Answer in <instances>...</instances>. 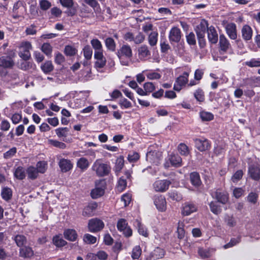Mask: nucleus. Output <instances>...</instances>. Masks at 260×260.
Segmentation results:
<instances>
[{
    "instance_id": "nucleus-1",
    "label": "nucleus",
    "mask_w": 260,
    "mask_h": 260,
    "mask_svg": "<svg viewBox=\"0 0 260 260\" xmlns=\"http://www.w3.org/2000/svg\"><path fill=\"white\" fill-rule=\"evenodd\" d=\"M117 56L122 66L129 65L132 56V50L131 47L127 45H123L118 50Z\"/></svg>"
},
{
    "instance_id": "nucleus-2",
    "label": "nucleus",
    "mask_w": 260,
    "mask_h": 260,
    "mask_svg": "<svg viewBox=\"0 0 260 260\" xmlns=\"http://www.w3.org/2000/svg\"><path fill=\"white\" fill-rule=\"evenodd\" d=\"M92 170L98 176L104 177L110 173L111 167L107 164L103 163L101 159H97L93 164Z\"/></svg>"
},
{
    "instance_id": "nucleus-3",
    "label": "nucleus",
    "mask_w": 260,
    "mask_h": 260,
    "mask_svg": "<svg viewBox=\"0 0 260 260\" xmlns=\"http://www.w3.org/2000/svg\"><path fill=\"white\" fill-rule=\"evenodd\" d=\"M106 183L105 180L101 179L95 182V186L91 191L92 199H97L102 196L105 193Z\"/></svg>"
},
{
    "instance_id": "nucleus-4",
    "label": "nucleus",
    "mask_w": 260,
    "mask_h": 260,
    "mask_svg": "<svg viewBox=\"0 0 260 260\" xmlns=\"http://www.w3.org/2000/svg\"><path fill=\"white\" fill-rule=\"evenodd\" d=\"M190 72V69H188L187 71L184 72L182 75H180L176 79L174 85V89L175 90L180 91L182 87L187 83L188 76Z\"/></svg>"
},
{
    "instance_id": "nucleus-5",
    "label": "nucleus",
    "mask_w": 260,
    "mask_h": 260,
    "mask_svg": "<svg viewBox=\"0 0 260 260\" xmlns=\"http://www.w3.org/2000/svg\"><path fill=\"white\" fill-rule=\"evenodd\" d=\"M104 222L98 218H93L88 222V229L90 232L94 233L102 230L104 227Z\"/></svg>"
},
{
    "instance_id": "nucleus-6",
    "label": "nucleus",
    "mask_w": 260,
    "mask_h": 260,
    "mask_svg": "<svg viewBox=\"0 0 260 260\" xmlns=\"http://www.w3.org/2000/svg\"><path fill=\"white\" fill-rule=\"evenodd\" d=\"M248 174L254 180L260 179V169L257 163H249Z\"/></svg>"
},
{
    "instance_id": "nucleus-7",
    "label": "nucleus",
    "mask_w": 260,
    "mask_h": 260,
    "mask_svg": "<svg viewBox=\"0 0 260 260\" xmlns=\"http://www.w3.org/2000/svg\"><path fill=\"white\" fill-rule=\"evenodd\" d=\"M20 48L22 50L19 52V56L24 60H27L30 57V50L32 49V46L29 42H22L20 45Z\"/></svg>"
},
{
    "instance_id": "nucleus-8",
    "label": "nucleus",
    "mask_w": 260,
    "mask_h": 260,
    "mask_svg": "<svg viewBox=\"0 0 260 260\" xmlns=\"http://www.w3.org/2000/svg\"><path fill=\"white\" fill-rule=\"evenodd\" d=\"M153 202L157 209L160 212H164L167 209V202L164 196L156 195L153 197Z\"/></svg>"
},
{
    "instance_id": "nucleus-9",
    "label": "nucleus",
    "mask_w": 260,
    "mask_h": 260,
    "mask_svg": "<svg viewBox=\"0 0 260 260\" xmlns=\"http://www.w3.org/2000/svg\"><path fill=\"white\" fill-rule=\"evenodd\" d=\"M171 182L167 180H158L155 181L153 187L154 190L157 192H164L168 188Z\"/></svg>"
},
{
    "instance_id": "nucleus-10",
    "label": "nucleus",
    "mask_w": 260,
    "mask_h": 260,
    "mask_svg": "<svg viewBox=\"0 0 260 260\" xmlns=\"http://www.w3.org/2000/svg\"><path fill=\"white\" fill-rule=\"evenodd\" d=\"M181 38V31L177 27H172L169 32V39L171 43H178Z\"/></svg>"
},
{
    "instance_id": "nucleus-11",
    "label": "nucleus",
    "mask_w": 260,
    "mask_h": 260,
    "mask_svg": "<svg viewBox=\"0 0 260 260\" xmlns=\"http://www.w3.org/2000/svg\"><path fill=\"white\" fill-rule=\"evenodd\" d=\"M194 141L196 148L200 151H205L210 147L209 141L205 138H197Z\"/></svg>"
},
{
    "instance_id": "nucleus-12",
    "label": "nucleus",
    "mask_w": 260,
    "mask_h": 260,
    "mask_svg": "<svg viewBox=\"0 0 260 260\" xmlns=\"http://www.w3.org/2000/svg\"><path fill=\"white\" fill-rule=\"evenodd\" d=\"M213 198L216 199L218 202L222 204H225L228 201V194L226 192L222 191L221 189H218L211 193Z\"/></svg>"
},
{
    "instance_id": "nucleus-13",
    "label": "nucleus",
    "mask_w": 260,
    "mask_h": 260,
    "mask_svg": "<svg viewBox=\"0 0 260 260\" xmlns=\"http://www.w3.org/2000/svg\"><path fill=\"white\" fill-rule=\"evenodd\" d=\"M94 58L96 60L94 66L97 69H102L106 65V59L104 56L103 52L94 53Z\"/></svg>"
},
{
    "instance_id": "nucleus-14",
    "label": "nucleus",
    "mask_w": 260,
    "mask_h": 260,
    "mask_svg": "<svg viewBox=\"0 0 260 260\" xmlns=\"http://www.w3.org/2000/svg\"><path fill=\"white\" fill-rule=\"evenodd\" d=\"M197 208L192 203H186L182 206L181 213L184 216H188L196 212Z\"/></svg>"
},
{
    "instance_id": "nucleus-15",
    "label": "nucleus",
    "mask_w": 260,
    "mask_h": 260,
    "mask_svg": "<svg viewBox=\"0 0 260 260\" xmlns=\"http://www.w3.org/2000/svg\"><path fill=\"white\" fill-rule=\"evenodd\" d=\"M59 167L62 172H67L72 169L73 165L71 161L68 159L61 158L58 162Z\"/></svg>"
},
{
    "instance_id": "nucleus-16",
    "label": "nucleus",
    "mask_w": 260,
    "mask_h": 260,
    "mask_svg": "<svg viewBox=\"0 0 260 260\" xmlns=\"http://www.w3.org/2000/svg\"><path fill=\"white\" fill-rule=\"evenodd\" d=\"M241 34L244 40L246 41L250 40L253 35L252 28L247 24L243 25L241 29Z\"/></svg>"
},
{
    "instance_id": "nucleus-17",
    "label": "nucleus",
    "mask_w": 260,
    "mask_h": 260,
    "mask_svg": "<svg viewBox=\"0 0 260 260\" xmlns=\"http://www.w3.org/2000/svg\"><path fill=\"white\" fill-rule=\"evenodd\" d=\"M225 30L229 38L235 40L237 37L236 25L235 23H228L225 26Z\"/></svg>"
},
{
    "instance_id": "nucleus-18",
    "label": "nucleus",
    "mask_w": 260,
    "mask_h": 260,
    "mask_svg": "<svg viewBox=\"0 0 260 260\" xmlns=\"http://www.w3.org/2000/svg\"><path fill=\"white\" fill-rule=\"evenodd\" d=\"M14 65L12 57L10 56H2L0 57V67L3 68H11Z\"/></svg>"
},
{
    "instance_id": "nucleus-19",
    "label": "nucleus",
    "mask_w": 260,
    "mask_h": 260,
    "mask_svg": "<svg viewBox=\"0 0 260 260\" xmlns=\"http://www.w3.org/2000/svg\"><path fill=\"white\" fill-rule=\"evenodd\" d=\"M208 38L212 44H216L218 41V34L215 28L211 26L207 29Z\"/></svg>"
},
{
    "instance_id": "nucleus-20",
    "label": "nucleus",
    "mask_w": 260,
    "mask_h": 260,
    "mask_svg": "<svg viewBox=\"0 0 260 260\" xmlns=\"http://www.w3.org/2000/svg\"><path fill=\"white\" fill-rule=\"evenodd\" d=\"M220 49L223 52H226L231 47V44L228 40L223 35L219 36Z\"/></svg>"
},
{
    "instance_id": "nucleus-21",
    "label": "nucleus",
    "mask_w": 260,
    "mask_h": 260,
    "mask_svg": "<svg viewBox=\"0 0 260 260\" xmlns=\"http://www.w3.org/2000/svg\"><path fill=\"white\" fill-rule=\"evenodd\" d=\"M64 238L69 241H75L76 240L78 235L76 231L73 229H66L63 232Z\"/></svg>"
},
{
    "instance_id": "nucleus-22",
    "label": "nucleus",
    "mask_w": 260,
    "mask_h": 260,
    "mask_svg": "<svg viewBox=\"0 0 260 260\" xmlns=\"http://www.w3.org/2000/svg\"><path fill=\"white\" fill-rule=\"evenodd\" d=\"M97 204L91 203L84 208L83 211L82 215L84 216H91L93 214V212L97 208Z\"/></svg>"
},
{
    "instance_id": "nucleus-23",
    "label": "nucleus",
    "mask_w": 260,
    "mask_h": 260,
    "mask_svg": "<svg viewBox=\"0 0 260 260\" xmlns=\"http://www.w3.org/2000/svg\"><path fill=\"white\" fill-rule=\"evenodd\" d=\"M89 165L90 162L85 157H81L77 161V167L83 171L86 170Z\"/></svg>"
},
{
    "instance_id": "nucleus-24",
    "label": "nucleus",
    "mask_w": 260,
    "mask_h": 260,
    "mask_svg": "<svg viewBox=\"0 0 260 260\" xmlns=\"http://www.w3.org/2000/svg\"><path fill=\"white\" fill-rule=\"evenodd\" d=\"M169 160L172 166L179 167L181 166L182 159L178 154H172L169 156Z\"/></svg>"
},
{
    "instance_id": "nucleus-25",
    "label": "nucleus",
    "mask_w": 260,
    "mask_h": 260,
    "mask_svg": "<svg viewBox=\"0 0 260 260\" xmlns=\"http://www.w3.org/2000/svg\"><path fill=\"white\" fill-rule=\"evenodd\" d=\"M146 157L147 160L153 163H158L159 160L161 157V155L160 153L155 151L149 152L147 153Z\"/></svg>"
},
{
    "instance_id": "nucleus-26",
    "label": "nucleus",
    "mask_w": 260,
    "mask_h": 260,
    "mask_svg": "<svg viewBox=\"0 0 260 260\" xmlns=\"http://www.w3.org/2000/svg\"><path fill=\"white\" fill-rule=\"evenodd\" d=\"M206 27V22H202L197 26L196 29V33L198 39L204 38Z\"/></svg>"
},
{
    "instance_id": "nucleus-27",
    "label": "nucleus",
    "mask_w": 260,
    "mask_h": 260,
    "mask_svg": "<svg viewBox=\"0 0 260 260\" xmlns=\"http://www.w3.org/2000/svg\"><path fill=\"white\" fill-rule=\"evenodd\" d=\"M124 158L122 156H119L116 159L115 164L113 169L116 175H118V174L122 169L124 166Z\"/></svg>"
},
{
    "instance_id": "nucleus-28",
    "label": "nucleus",
    "mask_w": 260,
    "mask_h": 260,
    "mask_svg": "<svg viewBox=\"0 0 260 260\" xmlns=\"http://www.w3.org/2000/svg\"><path fill=\"white\" fill-rule=\"evenodd\" d=\"M138 55L140 59H143L150 55V51L146 45H142L138 48Z\"/></svg>"
},
{
    "instance_id": "nucleus-29",
    "label": "nucleus",
    "mask_w": 260,
    "mask_h": 260,
    "mask_svg": "<svg viewBox=\"0 0 260 260\" xmlns=\"http://www.w3.org/2000/svg\"><path fill=\"white\" fill-rule=\"evenodd\" d=\"M224 221L226 225L230 228L234 227L237 224L236 219L232 215H225L224 218Z\"/></svg>"
},
{
    "instance_id": "nucleus-30",
    "label": "nucleus",
    "mask_w": 260,
    "mask_h": 260,
    "mask_svg": "<svg viewBox=\"0 0 260 260\" xmlns=\"http://www.w3.org/2000/svg\"><path fill=\"white\" fill-rule=\"evenodd\" d=\"M165 254V250L159 247H156L151 253V257L153 259H157L162 258Z\"/></svg>"
},
{
    "instance_id": "nucleus-31",
    "label": "nucleus",
    "mask_w": 260,
    "mask_h": 260,
    "mask_svg": "<svg viewBox=\"0 0 260 260\" xmlns=\"http://www.w3.org/2000/svg\"><path fill=\"white\" fill-rule=\"evenodd\" d=\"M135 225L137 227L138 232L140 235L145 237H147L148 236V233L147 228L139 220H137L136 221Z\"/></svg>"
},
{
    "instance_id": "nucleus-32",
    "label": "nucleus",
    "mask_w": 260,
    "mask_h": 260,
    "mask_svg": "<svg viewBox=\"0 0 260 260\" xmlns=\"http://www.w3.org/2000/svg\"><path fill=\"white\" fill-rule=\"evenodd\" d=\"M20 255L22 257L29 258L34 255V252L31 248L25 247L20 249Z\"/></svg>"
},
{
    "instance_id": "nucleus-33",
    "label": "nucleus",
    "mask_w": 260,
    "mask_h": 260,
    "mask_svg": "<svg viewBox=\"0 0 260 260\" xmlns=\"http://www.w3.org/2000/svg\"><path fill=\"white\" fill-rule=\"evenodd\" d=\"M91 44L94 50V53L96 52H103L102 45L98 39H92L91 41Z\"/></svg>"
},
{
    "instance_id": "nucleus-34",
    "label": "nucleus",
    "mask_w": 260,
    "mask_h": 260,
    "mask_svg": "<svg viewBox=\"0 0 260 260\" xmlns=\"http://www.w3.org/2000/svg\"><path fill=\"white\" fill-rule=\"evenodd\" d=\"M190 179L192 184L194 186H199L201 183L200 175L197 172L191 173L190 175Z\"/></svg>"
},
{
    "instance_id": "nucleus-35",
    "label": "nucleus",
    "mask_w": 260,
    "mask_h": 260,
    "mask_svg": "<svg viewBox=\"0 0 260 260\" xmlns=\"http://www.w3.org/2000/svg\"><path fill=\"white\" fill-rule=\"evenodd\" d=\"M16 245L19 247H21L26 243V237L22 235H17L13 238Z\"/></svg>"
},
{
    "instance_id": "nucleus-36",
    "label": "nucleus",
    "mask_w": 260,
    "mask_h": 260,
    "mask_svg": "<svg viewBox=\"0 0 260 260\" xmlns=\"http://www.w3.org/2000/svg\"><path fill=\"white\" fill-rule=\"evenodd\" d=\"M2 198L5 201H8L11 199L12 196V191L11 188L8 187L4 188L1 192Z\"/></svg>"
},
{
    "instance_id": "nucleus-37",
    "label": "nucleus",
    "mask_w": 260,
    "mask_h": 260,
    "mask_svg": "<svg viewBox=\"0 0 260 260\" xmlns=\"http://www.w3.org/2000/svg\"><path fill=\"white\" fill-rule=\"evenodd\" d=\"M126 185V179L124 176H122L119 178L118 181L117 189L119 192H121L125 189Z\"/></svg>"
},
{
    "instance_id": "nucleus-38",
    "label": "nucleus",
    "mask_w": 260,
    "mask_h": 260,
    "mask_svg": "<svg viewBox=\"0 0 260 260\" xmlns=\"http://www.w3.org/2000/svg\"><path fill=\"white\" fill-rule=\"evenodd\" d=\"M209 206L211 212L215 214L218 215L221 211V209L217 202H211L209 204Z\"/></svg>"
},
{
    "instance_id": "nucleus-39",
    "label": "nucleus",
    "mask_w": 260,
    "mask_h": 260,
    "mask_svg": "<svg viewBox=\"0 0 260 260\" xmlns=\"http://www.w3.org/2000/svg\"><path fill=\"white\" fill-rule=\"evenodd\" d=\"M53 242L57 247H62L66 245L67 242L60 236H55L53 238Z\"/></svg>"
},
{
    "instance_id": "nucleus-40",
    "label": "nucleus",
    "mask_w": 260,
    "mask_h": 260,
    "mask_svg": "<svg viewBox=\"0 0 260 260\" xmlns=\"http://www.w3.org/2000/svg\"><path fill=\"white\" fill-rule=\"evenodd\" d=\"M26 171L29 178L35 179L37 177L39 172L35 167H29L27 168Z\"/></svg>"
},
{
    "instance_id": "nucleus-41",
    "label": "nucleus",
    "mask_w": 260,
    "mask_h": 260,
    "mask_svg": "<svg viewBox=\"0 0 260 260\" xmlns=\"http://www.w3.org/2000/svg\"><path fill=\"white\" fill-rule=\"evenodd\" d=\"M158 33L156 31H152L148 37V42L150 45L153 46L157 42Z\"/></svg>"
},
{
    "instance_id": "nucleus-42",
    "label": "nucleus",
    "mask_w": 260,
    "mask_h": 260,
    "mask_svg": "<svg viewBox=\"0 0 260 260\" xmlns=\"http://www.w3.org/2000/svg\"><path fill=\"white\" fill-rule=\"evenodd\" d=\"M41 68L45 73H48L53 70V66L50 61H46L42 64Z\"/></svg>"
},
{
    "instance_id": "nucleus-43",
    "label": "nucleus",
    "mask_w": 260,
    "mask_h": 260,
    "mask_svg": "<svg viewBox=\"0 0 260 260\" xmlns=\"http://www.w3.org/2000/svg\"><path fill=\"white\" fill-rule=\"evenodd\" d=\"M178 238L180 239H183L185 236V231L184 230V224L182 221H179L177 227Z\"/></svg>"
},
{
    "instance_id": "nucleus-44",
    "label": "nucleus",
    "mask_w": 260,
    "mask_h": 260,
    "mask_svg": "<svg viewBox=\"0 0 260 260\" xmlns=\"http://www.w3.org/2000/svg\"><path fill=\"white\" fill-rule=\"evenodd\" d=\"M83 241L87 244H93L96 243V238L90 234H86L83 236Z\"/></svg>"
},
{
    "instance_id": "nucleus-45",
    "label": "nucleus",
    "mask_w": 260,
    "mask_h": 260,
    "mask_svg": "<svg viewBox=\"0 0 260 260\" xmlns=\"http://www.w3.org/2000/svg\"><path fill=\"white\" fill-rule=\"evenodd\" d=\"M200 116L202 121H210L212 120L213 118V115L208 112L202 111L200 113Z\"/></svg>"
},
{
    "instance_id": "nucleus-46",
    "label": "nucleus",
    "mask_w": 260,
    "mask_h": 260,
    "mask_svg": "<svg viewBox=\"0 0 260 260\" xmlns=\"http://www.w3.org/2000/svg\"><path fill=\"white\" fill-rule=\"evenodd\" d=\"M245 64L251 68L260 67V59L252 58L250 60L246 61Z\"/></svg>"
},
{
    "instance_id": "nucleus-47",
    "label": "nucleus",
    "mask_w": 260,
    "mask_h": 260,
    "mask_svg": "<svg viewBox=\"0 0 260 260\" xmlns=\"http://www.w3.org/2000/svg\"><path fill=\"white\" fill-rule=\"evenodd\" d=\"M14 175L18 179L22 180L24 179L25 177V173L23 168L18 167L15 171Z\"/></svg>"
},
{
    "instance_id": "nucleus-48",
    "label": "nucleus",
    "mask_w": 260,
    "mask_h": 260,
    "mask_svg": "<svg viewBox=\"0 0 260 260\" xmlns=\"http://www.w3.org/2000/svg\"><path fill=\"white\" fill-rule=\"evenodd\" d=\"M178 150L182 155H187L189 154L188 147L184 143H180L178 146Z\"/></svg>"
},
{
    "instance_id": "nucleus-49",
    "label": "nucleus",
    "mask_w": 260,
    "mask_h": 260,
    "mask_svg": "<svg viewBox=\"0 0 260 260\" xmlns=\"http://www.w3.org/2000/svg\"><path fill=\"white\" fill-rule=\"evenodd\" d=\"M47 168V162L45 161H40L37 164V169L39 173H44Z\"/></svg>"
},
{
    "instance_id": "nucleus-50",
    "label": "nucleus",
    "mask_w": 260,
    "mask_h": 260,
    "mask_svg": "<svg viewBox=\"0 0 260 260\" xmlns=\"http://www.w3.org/2000/svg\"><path fill=\"white\" fill-rule=\"evenodd\" d=\"M69 132L67 127H59L55 129V133L58 137H66Z\"/></svg>"
},
{
    "instance_id": "nucleus-51",
    "label": "nucleus",
    "mask_w": 260,
    "mask_h": 260,
    "mask_svg": "<svg viewBox=\"0 0 260 260\" xmlns=\"http://www.w3.org/2000/svg\"><path fill=\"white\" fill-rule=\"evenodd\" d=\"M142 253V250L140 246H136L133 249L132 252V257L133 259H138Z\"/></svg>"
},
{
    "instance_id": "nucleus-52",
    "label": "nucleus",
    "mask_w": 260,
    "mask_h": 260,
    "mask_svg": "<svg viewBox=\"0 0 260 260\" xmlns=\"http://www.w3.org/2000/svg\"><path fill=\"white\" fill-rule=\"evenodd\" d=\"M42 51L47 56L51 54L52 51V47L49 43H44L41 47Z\"/></svg>"
},
{
    "instance_id": "nucleus-53",
    "label": "nucleus",
    "mask_w": 260,
    "mask_h": 260,
    "mask_svg": "<svg viewBox=\"0 0 260 260\" xmlns=\"http://www.w3.org/2000/svg\"><path fill=\"white\" fill-rule=\"evenodd\" d=\"M258 198V195L256 192H251L249 193L247 197V200L248 202L252 204L256 203Z\"/></svg>"
},
{
    "instance_id": "nucleus-54",
    "label": "nucleus",
    "mask_w": 260,
    "mask_h": 260,
    "mask_svg": "<svg viewBox=\"0 0 260 260\" xmlns=\"http://www.w3.org/2000/svg\"><path fill=\"white\" fill-rule=\"evenodd\" d=\"M196 99L200 102H203L205 100L204 92L201 89H198L194 93Z\"/></svg>"
},
{
    "instance_id": "nucleus-55",
    "label": "nucleus",
    "mask_w": 260,
    "mask_h": 260,
    "mask_svg": "<svg viewBox=\"0 0 260 260\" xmlns=\"http://www.w3.org/2000/svg\"><path fill=\"white\" fill-rule=\"evenodd\" d=\"M105 44L107 48L111 50L114 51L116 47L114 40L111 38H108L105 40Z\"/></svg>"
},
{
    "instance_id": "nucleus-56",
    "label": "nucleus",
    "mask_w": 260,
    "mask_h": 260,
    "mask_svg": "<svg viewBox=\"0 0 260 260\" xmlns=\"http://www.w3.org/2000/svg\"><path fill=\"white\" fill-rule=\"evenodd\" d=\"M119 105L122 109H128L132 107V103L125 98H121L119 101Z\"/></svg>"
},
{
    "instance_id": "nucleus-57",
    "label": "nucleus",
    "mask_w": 260,
    "mask_h": 260,
    "mask_svg": "<svg viewBox=\"0 0 260 260\" xmlns=\"http://www.w3.org/2000/svg\"><path fill=\"white\" fill-rule=\"evenodd\" d=\"M146 76L149 80H158L161 77L159 73L152 71L146 73Z\"/></svg>"
},
{
    "instance_id": "nucleus-58",
    "label": "nucleus",
    "mask_w": 260,
    "mask_h": 260,
    "mask_svg": "<svg viewBox=\"0 0 260 260\" xmlns=\"http://www.w3.org/2000/svg\"><path fill=\"white\" fill-rule=\"evenodd\" d=\"M77 52L76 49L72 46L68 45L65 47L64 53L68 56H73Z\"/></svg>"
},
{
    "instance_id": "nucleus-59",
    "label": "nucleus",
    "mask_w": 260,
    "mask_h": 260,
    "mask_svg": "<svg viewBox=\"0 0 260 260\" xmlns=\"http://www.w3.org/2000/svg\"><path fill=\"white\" fill-rule=\"evenodd\" d=\"M243 172L241 170L237 171L231 178V180L236 183L239 181L243 177Z\"/></svg>"
},
{
    "instance_id": "nucleus-60",
    "label": "nucleus",
    "mask_w": 260,
    "mask_h": 260,
    "mask_svg": "<svg viewBox=\"0 0 260 260\" xmlns=\"http://www.w3.org/2000/svg\"><path fill=\"white\" fill-rule=\"evenodd\" d=\"M20 67L22 70L26 71L29 69L33 68L35 67V64L32 62L24 60L20 63Z\"/></svg>"
},
{
    "instance_id": "nucleus-61",
    "label": "nucleus",
    "mask_w": 260,
    "mask_h": 260,
    "mask_svg": "<svg viewBox=\"0 0 260 260\" xmlns=\"http://www.w3.org/2000/svg\"><path fill=\"white\" fill-rule=\"evenodd\" d=\"M84 56L86 59H89L91 58L92 55V50L89 46H86L83 49Z\"/></svg>"
},
{
    "instance_id": "nucleus-62",
    "label": "nucleus",
    "mask_w": 260,
    "mask_h": 260,
    "mask_svg": "<svg viewBox=\"0 0 260 260\" xmlns=\"http://www.w3.org/2000/svg\"><path fill=\"white\" fill-rule=\"evenodd\" d=\"M48 141L50 144L53 145L54 147L62 149L66 148V145L63 142H59L54 140H49Z\"/></svg>"
},
{
    "instance_id": "nucleus-63",
    "label": "nucleus",
    "mask_w": 260,
    "mask_h": 260,
    "mask_svg": "<svg viewBox=\"0 0 260 260\" xmlns=\"http://www.w3.org/2000/svg\"><path fill=\"white\" fill-rule=\"evenodd\" d=\"M186 41L189 45H194L196 44V40L194 34L191 32L186 36Z\"/></svg>"
},
{
    "instance_id": "nucleus-64",
    "label": "nucleus",
    "mask_w": 260,
    "mask_h": 260,
    "mask_svg": "<svg viewBox=\"0 0 260 260\" xmlns=\"http://www.w3.org/2000/svg\"><path fill=\"white\" fill-rule=\"evenodd\" d=\"M17 149L16 147H13L10 150L4 153V157L5 159H9L13 157L16 153Z\"/></svg>"
}]
</instances>
